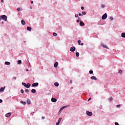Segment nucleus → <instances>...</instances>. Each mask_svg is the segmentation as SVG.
Returning a JSON list of instances; mask_svg holds the SVG:
<instances>
[{"label":"nucleus","instance_id":"nucleus-1","mask_svg":"<svg viewBox=\"0 0 125 125\" xmlns=\"http://www.w3.org/2000/svg\"><path fill=\"white\" fill-rule=\"evenodd\" d=\"M67 107H68V106H67V105L63 106L62 107L60 108V110H59V114H60L61 113H62V111H63V110H64V109L67 108Z\"/></svg>","mask_w":125,"mask_h":125},{"label":"nucleus","instance_id":"nucleus-2","mask_svg":"<svg viewBox=\"0 0 125 125\" xmlns=\"http://www.w3.org/2000/svg\"><path fill=\"white\" fill-rule=\"evenodd\" d=\"M1 19L3 20L4 21H7V17L5 15H2L0 16Z\"/></svg>","mask_w":125,"mask_h":125},{"label":"nucleus","instance_id":"nucleus-3","mask_svg":"<svg viewBox=\"0 0 125 125\" xmlns=\"http://www.w3.org/2000/svg\"><path fill=\"white\" fill-rule=\"evenodd\" d=\"M106 19H107V14L104 13V14L102 16V19L103 20H105Z\"/></svg>","mask_w":125,"mask_h":125},{"label":"nucleus","instance_id":"nucleus-4","mask_svg":"<svg viewBox=\"0 0 125 125\" xmlns=\"http://www.w3.org/2000/svg\"><path fill=\"white\" fill-rule=\"evenodd\" d=\"M86 113L87 116H89V117H91V116H92V113L91 112H90L88 110H87L86 111Z\"/></svg>","mask_w":125,"mask_h":125},{"label":"nucleus","instance_id":"nucleus-5","mask_svg":"<svg viewBox=\"0 0 125 125\" xmlns=\"http://www.w3.org/2000/svg\"><path fill=\"white\" fill-rule=\"evenodd\" d=\"M33 87H36L37 86H39V83H35L32 84Z\"/></svg>","mask_w":125,"mask_h":125},{"label":"nucleus","instance_id":"nucleus-6","mask_svg":"<svg viewBox=\"0 0 125 125\" xmlns=\"http://www.w3.org/2000/svg\"><path fill=\"white\" fill-rule=\"evenodd\" d=\"M70 51H71V52H74V51H75V50H76V48L75 47V46H72L70 48Z\"/></svg>","mask_w":125,"mask_h":125},{"label":"nucleus","instance_id":"nucleus-7","mask_svg":"<svg viewBox=\"0 0 125 125\" xmlns=\"http://www.w3.org/2000/svg\"><path fill=\"white\" fill-rule=\"evenodd\" d=\"M11 116V113L9 112L5 114V117L8 118L9 117H10Z\"/></svg>","mask_w":125,"mask_h":125},{"label":"nucleus","instance_id":"nucleus-8","mask_svg":"<svg viewBox=\"0 0 125 125\" xmlns=\"http://www.w3.org/2000/svg\"><path fill=\"white\" fill-rule=\"evenodd\" d=\"M51 101H52V102H53V103L57 102V99H56L55 98H51Z\"/></svg>","mask_w":125,"mask_h":125},{"label":"nucleus","instance_id":"nucleus-9","mask_svg":"<svg viewBox=\"0 0 125 125\" xmlns=\"http://www.w3.org/2000/svg\"><path fill=\"white\" fill-rule=\"evenodd\" d=\"M101 46L104 47V48H107V49H109V48L108 47H107V46H106L105 45H104L103 43L101 44Z\"/></svg>","mask_w":125,"mask_h":125},{"label":"nucleus","instance_id":"nucleus-10","mask_svg":"<svg viewBox=\"0 0 125 125\" xmlns=\"http://www.w3.org/2000/svg\"><path fill=\"white\" fill-rule=\"evenodd\" d=\"M58 66V62H55V63L54 64V67L55 68H57Z\"/></svg>","mask_w":125,"mask_h":125},{"label":"nucleus","instance_id":"nucleus-11","mask_svg":"<svg viewBox=\"0 0 125 125\" xmlns=\"http://www.w3.org/2000/svg\"><path fill=\"white\" fill-rule=\"evenodd\" d=\"M30 86H31V84H30V83H27L25 86V87H26V88H30Z\"/></svg>","mask_w":125,"mask_h":125},{"label":"nucleus","instance_id":"nucleus-12","mask_svg":"<svg viewBox=\"0 0 125 125\" xmlns=\"http://www.w3.org/2000/svg\"><path fill=\"white\" fill-rule=\"evenodd\" d=\"M26 102L27 104H28V105H30V104H31V100L29 99H27Z\"/></svg>","mask_w":125,"mask_h":125},{"label":"nucleus","instance_id":"nucleus-13","mask_svg":"<svg viewBox=\"0 0 125 125\" xmlns=\"http://www.w3.org/2000/svg\"><path fill=\"white\" fill-rule=\"evenodd\" d=\"M21 24H22L23 25L26 24V22H25V21H24V20H22L21 21Z\"/></svg>","mask_w":125,"mask_h":125},{"label":"nucleus","instance_id":"nucleus-14","mask_svg":"<svg viewBox=\"0 0 125 125\" xmlns=\"http://www.w3.org/2000/svg\"><path fill=\"white\" fill-rule=\"evenodd\" d=\"M80 25L81 26H84V23H83V21H80Z\"/></svg>","mask_w":125,"mask_h":125},{"label":"nucleus","instance_id":"nucleus-15","mask_svg":"<svg viewBox=\"0 0 125 125\" xmlns=\"http://www.w3.org/2000/svg\"><path fill=\"white\" fill-rule=\"evenodd\" d=\"M91 80H94V81H96L97 80V78L95 77V76H92L91 77Z\"/></svg>","mask_w":125,"mask_h":125},{"label":"nucleus","instance_id":"nucleus-16","mask_svg":"<svg viewBox=\"0 0 125 125\" xmlns=\"http://www.w3.org/2000/svg\"><path fill=\"white\" fill-rule=\"evenodd\" d=\"M27 30L28 31H32V28L30 26H27Z\"/></svg>","mask_w":125,"mask_h":125},{"label":"nucleus","instance_id":"nucleus-17","mask_svg":"<svg viewBox=\"0 0 125 125\" xmlns=\"http://www.w3.org/2000/svg\"><path fill=\"white\" fill-rule=\"evenodd\" d=\"M54 85H55V86H59V83H58L57 82H55L54 83Z\"/></svg>","mask_w":125,"mask_h":125},{"label":"nucleus","instance_id":"nucleus-18","mask_svg":"<svg viewBox=\"0 0 125 125\" xmlns=\"http://www.w3.org/2000/svg\"><path fill=\"white\" fill-rule=\"evenodd\" d=\"M4 88H5V87L0 88V92H1V91H3L4 90Z\"/></svg>","mask_w":125,"mask_h":125},{"label":"nucleus","instance_id":"nucleus-19","mask_svg":"<svg viewBox=\"0 0 125 125\" xmlns=\"http://www.w3.org/2000/svg\"><path fill=\"white\" fill-rule=\"evenodd\" d=\"M21 104H23V105H26L27 103L25 102H23V101H21Z\"/></svg>","mask_w":125,"mask_h":125},{"label":"nucleus","instance_id":"nucleus-20","mask_svg":"<svg viewBox=\"0 0 125 125\" xmlns=\"http://www.w3.org/2000/svg\"><path fill=\"white\" fill-rule=\"evenodd\" d=\"M121 37H122V38H125V32H123L122 33Z\"/></svg>","mask_w":125,"mask_h":125},{"label":"nucleus","instance_id":"nucleus-21","mask_svg":"<svg viewBox=\"0 0 125 125\" xmlns=\"http://www.w3.org/2000/svg\"><path fill=\"white\" fill-rule=\"evenodd\" d=\"M36 89H32V90H31V92H32V93H36Z\"/></svg>","mask_w":125,"mask_h":125},{"label":"nucleus","instance_id":"nucleus-22","mask_svg":"<svg viewBox=\"0 0 125 125\" xmlns=\"http://www.w3.org/2000/svg\"><path fill=\"white\" fill-rule=\"evenodd\" d=\"M5 65H10V62H5Z\"/></svg>","mask_w":125,"mask_h":125},{"label":"nucleus","instance_id":"nucleus-23","mask_svg":"<svg viewBox=\"0 0 125 125\" xmlns=\"http://www.w3.org/2000/svg\"><path fill=\"white\" fill-rule=\"evenodd\" d=\"M76 57H79V56H80V53L76 52Z\"/></svg>","mask_w":125,"mask_h":125},{"label":"nucleus","instance_id":"nucleus-24","mask_svg":"<svg viewBox=\"0 0 125 125\" xmlns=\"http://www.w3.org/2000/svg\"><path fill=\"white\" fill-rule=\"evenodd\" d=\"M61 121H62V117H61L59 119L58 122L60 123H61Z\"/></svg>","mask_w":125,"mask_h":125},{"label":"nucleus","instance_id":"nucleus-25","mask_svg":"<svg viewBox=\"0 0 125 125\" xmlns=\"http://www.w3.org/2000/svg\"><path fill=\"white\" fill-rule=\"evenodd\" d=\"M22 85H23V86H24L25 87H26V85H27V84L25 83H22Z\"/></svg>","mask_w":125,"mask_h":125},{"label":"nucleus","instance_id":"nucleus-26","mask_svg":"<svg viewBox=\"0 0 125 125\" xmlns=\"http://www.w3.org/2000/svg\"><path fill=\"white\" fill-rule=\"evenodd\" d=\"M22 63V61L21 60L18 61V64H21Z\"/></svg>","mask_w":125,"mask_h":125},{"label":"nucleus","instance_id":"nucleus-27","mask_svg":"<svg viewBox=\"0 0 125 125\" xmlns=\"http://www.w3.org/2000/svg\"><path fill=\"white\" fill-rule=\"evenodd\" d=\"M25 92H26V93H28L29 92V89H26L25 90H24Z\"/></svg>","mask_w":125,"mask_h":125},{"label":"nucleus","instance_id":"nucleus-28","mask_svg":"<svg viewBox=\"0 0 125 125\" xmlns=\"http://www.w3.org/2000/svg\"><path fill=\"white\" fill-rule=\"evenodd\" d=\"M54 37H56V36H57V33L54 32L53 34Z\"/></svg>","mask_w":125,"mask_h":125},{"label":"nucleus","instance_id":"nucleus-29","mask_svg":"<svg viewBox=\"0 0 125 125\" xmlns=\"http://www.w3.org/2000/svg\"><path fill=\"white\" fill-rule=\"evenodd\" d=\"M110 19L111 21H113V20H114V18H113V17H110Z\"/></svg>","mask_w":125,"mask_h":125},{"label":"nucleus","instance_id":"nucleus-30","mask_svg":"<svg viewBox=\"0 0 125 125\" xmlns=\"http://www.w3.org/2000/svg\"><path fill=\"white\" fill-rule=\"evenodd\" d=\"M78 42L79 44L80 45L81 44V42H82V41L79 40L78 41Z\"/></svg>","mask_w":125,"mask_h":125},{"label":"nucleus","instance_id":"nucleus-31","mask_svg":"<svg viewBox=\"0 0 125 125\" xmlns=\"http://www.w3.org/2000/svg\"><path fill=\"white\" fill-rule=\"evenodd\" d=\"M101 7H102V8H104L105 7V5H104V4H102V5H101Z\"/></svg>","mask_w":125,"mask_h":125},{"label":"nucleus","instance_id":"nucleus-32","mask_svg":"<svg viewBox=\"0 0 125 125\" xmlns=\"http://www.w3.org/2000/svg\"><path fill=\"white\" fill-rule=\"evenodd\" d=\"M82 14L83 15H85V14H86V13L85 12H82Z\"/></svg>","mask_w":125,"mask_h":125},{"label":"nucleus","instance_id":"nucleus-33","mask_svg":"<svg viewBox=\"0 0 125 125\" xmlns=\"http://www.w3.org/2000/svg\"><path fill=\"white\" fill-rule=\"evenodd\" d=\"M89 74H93V71H92V70H90V71H89Z\"/></svg>","mask_w":125,"mask_h":125},{"label":"nucleus","instance_id":"nucleus-34","mask_svg":"<svg viewBox=\"0 0 125 125\" xmlns=\"http://www.w3.org/2000/svg\"><path fill=\"white\" fill-rule=\"evenodd\" d=\"M21 93H22V94L24 93V90L21 89Z\"/></svg>","mask_w":125,"mask_h":125},{"label":"nucleus","instance_id":"nucleus-35","mask_svg":"<svg viewBox=\"0 0 125 125\" xmlns=\"http://www.w3.org/2000/svg\"><path fill=\"white\" fill-rule=\"evenodd\" d=\"M117 108H120V107H121V105L120 104H118L116 105Z\"/></svg>","mask_w":125,"mask_h":125},{"label":"nucleus","instance_id":"nucleus-36","mask_svg":"<svg viewBox=\"0 0 125 125\" xmlns=\"http://www.w3.org/2000/svg\"><path fill=\"white\" fill-rule=\"evenodd\" d=\"M75 16L76 18H78L79 17V15L75 14Z\"/></svg>","mask_w":125,"mask_h":125},{"label":"nucleus","instance_id":"nucleus-37","mask_svg":"<svg viewBox=\"0 0 125 125\" xmlns=\"http://www.w3.org/2000/svg\"><path fill=\"white\" fill-rule=\"evenodd\" d=\"M109 100H110V101H112L113 100V98L112 97L109 98Z\"/></svg>","mask_w":125,"mask_h":125},{"label":"nucleus","instance_id":"nucleus-38","mask_svg":"<svg viewBox=\"0 0 125 125\" xmlns=\"http://www.w3.org/2000/svg\"><path fill=\"white\" fill-rule=\"evenodd\" d=\"M119 74H122V73H123V71H122V70H119Z\"/></svg>","mask_w":125,"mask_h":125},{"label":"nucleus","instance_id":"nucleus-39","mask_svg":"<svg viewBox=\"0 0 125 125\" xmlns=\"http://www.w3.org/2000/svg\"><path fill=\"white\" fill-rule=\"evenodd\" d=\"M82 10H83L84 9V7L83 6L81 7Z\"/></svg>","mask_w":125,"mask_h":125},{"label":"nucleus","instance_id":"nucleus-40","mask_svg":"<svg viewBox=\"0 0 125 125\" xmlns=\"http://www.w3.org/2000/svg\"><path fill=\"white\" fill-rule=\"evenodd\" d=\"M115 125H119V123L118 122H115Z\"/></svg>","mask_w":125,"mask_h":125},{"label":"nucleus","instance_id":"nucleus-41","mask_svg":"<svg viewBox=\"0 0 125 125\" xmlns=\"http://www.w3.org/2000/svg\"><path fill=\"white\" fill-rule=\"evenodd\" d=\"M20 10H21L20 8H17L18 11H20Z\"/></svg>","mask_w":125,"mask_h":125},{"label":"nucleus","instance_id":"nucleus-42","mask_svg":"<svg viewBox=\"0 0 125 125\" xmlns=\"http://www.w3.org/2000/svg\"><path fill=\"white\" fill-rule=\"evenodd\" d=\"M59 124H60L59 122H57L56 125H59Z\"/></svg>","mask_w":125,"mask_h":125},{"label":"nucleus","instance_id":"nucleus-43","mask_svg":"<svg viewBox=\"0 0 125 125\" xmlns=\"http://www.w3.org/2000/svg\"><path fill=\"white\" fill-rule=\"evenodd\" d=\"M0 103H2V100L0 99Z\"/></svg>","mask_w":125,"mask_h":125},{"label":"nucleus","instance_id":"nucleus-44","mask_svg":"<svg viewBox=\"0 0 125 125\" xmlns=\"http://www.w3.org/2000/svg\"><path fill=\"white\" fill-rule=\"evenodd\" d=\"M42 120H43V119H45V117L42 116Z\"/></svg>","mask_w":125,"mask_h":125},{"label":"nucleus","instance_id":"nucleus-45","mask_svg":"<svg viewBox=\"0 0 125 125\" xmlns=\"http://www.w3.org/2000/svg\"><path fill=\"white\" fill-rule=\"evenodd\" d=\"M70 83H73V81L70 80Z\"/></svg>","mask_w":125,"mask_h":125},{"label":"nucleus","instance_id":"nucleus-46","mask_svg":"<svg viewBox=\"0 0 125 125\" xmlns=\"http://www.w3.org/2000/svg\"><path fill=\"white\" fill-rule=\"evenodd\" d=\"M31 3L32 4H33V3H34V1H31Z\"/></svg>","mask_w":125,"mask_h":125},{"label":"nucleus","instance_id":"nucleus-47","mask_svg":"<svg viewBox=\"0 0 125 125\" xmlns=\"http://www.w3.org/2000/svg\"><path fill=\"white\" fill-rule=\"evenodd\" d=\"M78 15H79V16H82V14L79 13Z\"/></svg>","mask_w":125,"mask_h":125},{"label":"nucleus","instance_id":"nucleus-48","mask_svg":"<svg viewBox=\"0 0 125 125\" xmlns=\"http://www.w3.org/2000/svg\"><path fill=\"white\" fill-rule=\"evenodd\" d=\"M77 23H79V22H80V21H79V20H78L77 21Z\"/></svg>","mask_w":125,"mask_h":125},{"label":"nucleus","instance_id":"nucleus-49","mask_svg":"<svg viewBox=\"0 0 125 125\" xmlns=\"http://www.w3.org/2000/svg\"><path fill=\"white\" fill-rule=\"evenodd\" d=\"M80 45H83V43H80Z\"/></svg>","mask_w":125,"mask_h":125},{"label":"nucleus","instance_id":"nucleus-50","mask_svg":"<svg viewBox=\"0 0 125 125\" xmlns=\"http://www.w3.org/2000/svg\"><path fill=\"white\" fill-rule=\"evenodd\" d=\"M33 9V7L30 6V9Z\"/></svg>","mask_w":125,"mask_h":125},{"label":"nucleus","instance_id":"nucleus-51","mask_svg":"<svg viewBox=\"0 0 125 125\" xmlns=\"http://www.w3.org/2000/svg\"><path fill=\"white\" fill-rule=\"evenodd\" d=\"M26 72H28L29 71V69H26Z\"/></svg>","mask_w":125,"mask_h":125},{"label":"nucleus","instance_id":"nucleus-52","mask_svg":"<svg viewBox=\"0 0 125 125\" xmlns=\"http://www.w3.org/2000/svg\"><path fill=\"white\" fill-rule=\"evenodd\" d=\"M90 99H91V98H89L88 100V101H89V100H90Z\"/></svg>","mask_w":125,"mask_h":125},{"label":"nucleus","instance_id":"nucleus-53","mask_svg":"<svg viewBox=\"0 0 125 125\" xmlns=\"http://www.w3.org/2000/svg\"><path fill=\"white\" fill-rule=\"evenodd\" d=\"M100 109H102V106H100Z\"/></svg>","mask_w":125,"mask_h":125},{"label":"nucleus","instance_id":"nucleus-54","mask_svg":"<svg viewBox=\"0 0 125 125\" xmlns=\"http://www.w3.org/2000/svg\"><path fill=\"white\" fill-rule=\"evenodd\" d=\"M13 79L15 80H16V77H13Z\"/></svg>","mask_w":125,"mask_h":125},{"label":"nucleus","instance_id":"nucleus-55","mask_svg":"<svg viewBox=\"0 0 125 125\" xmlns=\"http://www.w3.org/2000/svg\"><path fill=\"white\" fill-rule=\"evenodd\" d=\"M1 24H4V22L2 21V22H1Z\"/></svg>","mask_w":125,"mask_h":125},{"label":"nucleus","instance_id":"nucleus-56","mask_svg":"<svg viewBox=\"0 0 125 125\" xmlns=\"http://www.w3.org/2000/svg\"><path fill=\"white\" fill-rule=\"evenodd\" d=\"M1 17H0V21H1Z\"/></svg>","mask_w":125,"mask_h":125},{"label":"nucleus","instance_id":"nucleus-57","mask_svg":"<svg viewBox=\"0 0 125 125\" xmlns=\"http://www.w3.org/2000/svg\"><path fill=\"white\" fill-rule=\"evenodd\" d=\"M1 1L2 2H3V0H1Z\"/></svg>","mask_w":125,"mask_h":125}]
</instances>
